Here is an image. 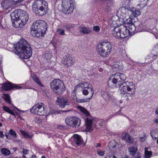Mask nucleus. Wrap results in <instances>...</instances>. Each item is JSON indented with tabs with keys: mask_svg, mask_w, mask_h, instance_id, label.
Instances as JSON below:
<instances>
[{
	"mask_svg": "<svg viewBox=\"0 0 158 158\" xmlns=\"http://www.w3.org/2000/svg\"><path fill=\"white\" fill-rule=\"evenodd\" d=\"M58 128L60 129H63L65 128V127L62 125H59L58 126Z\"/></svg>",
	"mask_w": 158,
	"mask_h": 158,
	"instance_id": "nucleus-49",
	"label": "nucleus"
},
{
	"mask_svg": "<svg viewBox=\"0 0 158 158\" xmlns=\"http://www.w3.org/2000/svg\"><path fill=\"white\" fill-rule=\"evenodd\" d=\"M102 96L106 101L108 100L112 96V93L109 91L105 92L102 91L101 93Z\"/></svg>",
	"mask_w": 158,
	"mask_h": 158,
	"instance_id": "nucleus-20",
	"label": "nucleus"
},
{
	"mask_svg": "<svg viewBox=\"0 0 158 158\" xmlns=\"http://www.w3.org/2000/svg\"><path fill=\"white\" fill-rule=\"evenodd\" d=\"M141 140L142 141H143L144 140V139L143 138H141Z\"/></svg>",
	"mask_w": 158,
	"mask_h": 158,
	"instance_id": "nucleus-55",
	"label": "nucleus"
},
{
	"mask_svg": "<svg viewBox=\"0 0 158 158\" xmlns=\"http://www.w3.org/2000/svg\"><path fill=\"white\" fill-rule=\"evenodd\" d=\"M83 88L84 89H87L89 91V93L91 95V97L89 98H87L85 99H80L76 98L77 102L80 103L85 102H88L90 100V99L92 97L94 93V91L93 90V88L92 86L88 83L84 82L83 83H80L78 85H76L74 89V90H76L78 88Z\"/></svg>",
	"mask_w": 158,
	"mask_h": 158,
	"instance_id": "nucleus-8",
	"label": "nucleus"
},
{
	"mask_svg": "<svg viewBox=\"0 0 158 158\" xmlns=\"http://www.w3.org/2000/svg\"><path fill=\"white\" fill-rule=\"evenodd\" d=\"M13 149L15 151H16L17 150V148H16L14 147V148H13Z\"/></svg>",
	"mask_w": 158,
	"mask_h": 158,
	"instance_id": "nucleus-53",
	"label": "nucleus"
},
{
	"mask_svg": "<svg viewBox=\"0 0 158 158\" xmlns=\"http://www.w3.org/2000/svg\"><path fill=\"white\" fill-rule=\"evenodd\" d=\"M4 135L3 134V132L0 131V138H3L4 137Z\"/></svg>",
	"mask_w": 158,
	"mask_h": 158,
	"instance_id": "nucleus-50",
	"label": "nucleus"
},
{
	"mask_svg": "<svg viewBox=\"0 0 158 158\" xmlns=\"http://www.w3.org/2000/svg\"><path fill=\"white\" fill-rule=\"evenodd\" d=\"M20 132L26 138L31 139V136L28 133L23 130H20Z\"/></svg>",
	"mask_w": 158,
	"mask_h": 158,
	"instance_id": "nucleus-36",
	"label": "nucleus"
},
{
	"mask_svg": "<svg viewBox=\"0 0 158 158\" xmlns=\"http://www.w3.org/2000/svg\"><path fill=\"white\" fill-rule=\"evenodd\" d=\"M137 150V147L135 146L129 147L128 148V150L130 154L132 156H134L135 155Z\"/></svg>",
	"mask_w": 158,
	"mask_h": 158,
	"instance_id": "nucleus-24",
	"label": "nucleus"
},
{
	"mask_svg": "<svg viewBox=\"0 0 158 158\" xmlns=\"http://www.w3.org/2000/svg\"><path fill=\"white\" fill-rule=\"evenodd\" d=\"M41 158H46L44 156H43Z\"/></svg>",
	"mask_w": 158,
	"mask_h": 158,
	"instance_id": "nucleus-59",
	"label": "nucleus"
},
{
	"mask_svg": "<svg viewBox=\"0 0 158 158\" xmlns=\"http://www.w3.org/2000/svg\"><path fill=\"white\" fill-rule=\"evenodd\" d=\"M1 152L3 155L5 156L10 155V151L6 148H2L1 150Z\"/></svg>",
	"mask_w": 158,
	"mask_h": 158,
	"instance_id": "nucleus-30",
	"label": "nucleus"
},
{
	"mask_svg": "<svg viewBox=\"0 0 158 158\" xmlns=\"http://www.w3.org/2000/svg\"><path fill=\"white\" fill-rule=\"evenodd\" d=\"M140 12L139 10L138 9H135L134 8V10H133L132 11L131 14H132L133 15L134 17H137L140 14Z\"/></svg>",
	"mask_w": 158,
	"mask_h": 158,
	"instance_id": "nucleus-33",
	"label": "nucleus"
},
{
	"mask_svg": "<svg viewBox=\"0 0 158 158\" xmlns=\"http://www.w3.org/2000/svg\"><path fill=\"white\" fill-rule=\"evenodd\" d=\"M118 82V80L115 77V75L114 74L109 78L108 81V85L109 87L114 88L119 86Z\"/></svg>",
	"mask_w": 158,
	"mask_h": 158,
	"instance_id": "nucleus-15",
	"label": "nucleus"
},
{
	"mask_svg": "<svg viewBox=\"0 0 158 158\" xmlns=\"http://www.w3.org/2000/svg\"><path fill=\"white\" fill-rule=\"evenodd\" d=\"M15 53L22 59H29L32 55L30 45L24 39H22L14 45Z\"/></svg>",
	"mask_w": 158,
	"mask_h": 158,
	"instance_id": "nucleus-2",
	"label": "nucleus"
},
{
	"mask_svg": "<svg viewBox=\"0 0 158 158\" xmlns=\"http://www.w3.org/2000/svg\"><path fill=\"white\" fill-rule=\"evenodd\" d=\"M23 0H12V2L14 5L21 2Z\"/></svg>",
	"mask_w": 158,
	"mask_h": 158,
	"instance_id": "nucleus-43",
	"label": "nucleus"
},
{
	"mask_svg": "<svg viewBox=\"0 0 158 158\" xmlns=\"http://www.w3.org/2000/svg\"><path fill=\"white\" fill-rule=\"evenodd\" d=\"M63 27L65 28L66 30L69 31L73 28V25L71 24L67 23L64 25Z\"/></svg>",
	"mask_w": 158,
	"mask_h": 158,
	"instance_id": "nucleus-34",
	"label": "nucleus"
},
{
	"mask_svg": "<svg viewBox=\"0 0 158 158\" xmlns=\"http://www.w3.org/2000/svg\"><path fill=\"white\" fill-rule=\"evenodd\" d=\"M93 28L94 30L96 32H98L100 30V28L98 26H94L93 27Z\"/></svg>",
	"mask_w": 158,
	"mask_h": 158,
	"instance_id": "nucleus-42",
	"label": "nucleus"
},
{
	"mask_svg": "<svg viewBox=\"0 0 158 158\" xmlns=\"http://www.w3.org/2000/svg\"><path fill=\"white\" fill-rule=\"evenodd\" d=\"M155 114L156 115L158 114V108L156 109L155 111Z\"/></svg>",
	"mask_w": 158,
	"mask_h": 158,
	"instance_id": "nucleus-52",
	"label": "nucleus"
},
{
	"mask_svg": "<svg viewBox=\"0 0 158 158\" xmlns=\"http://www.w3.org/2000/svg\"><path fill=\"white\" fill-rule=\"evenodd\" d=\"M121 9L122 10H127L128 11H130L131 12V13L132 10H134V8L133 7L132 5H130L129 4H128L126 5L125 7L122 8Z\"/></svg>",
	"mask_w": 158,
	"mask_h": 158,
	"instance_id": "nucleus-26",
	"label": "nucleus"
},
{
	"mask_svg": "<svg viewBox=\"0 0 158 158\" xmlns=\"http://www.w3.org/2000/svg\"><path fill=\"white\" fill-rule=\"evenodd\" d=\"M112 117H113V116L112 115V116H109V118H112Z\"/></svg>",
	"mask_w": 158,
	"mask_h": 158,
	"instance_id": "nucleus-61",
	"label": "nucleus"
},
{
	"mask_svg": "<svg viewBox=\"0 0 158 158\" xmlns=\"http://www.w3.org/2000/svg\"><path fill=\"white\" fill-rule=\"evenodd\" d=\"M124 26L126 28L125 31L127 34V37L129 35H131L134 34L136 30V27L134 24H131L129 26L124 25Z\"/></svg>",
	"mask_w": 158,
	"mask_h": 158,
	"instance_id": "nucleus-18",
	"label": "nucleus"
},
{
	"mask_svg": "<svg viewBox=\"0 0 158 158\" xmlns=\"http://www.w3.org/2000/svg\"><path fill=\"white\" fill-rule=\"evenodd\" d=\"M32 78L34 80V81L39 85L41 86H42L43 85L41 84V82L40 81L39 78H38L37 76L35 75H34L32 77Z\"/></svg>",
	"mask_w": 158,
	"mask_h": 158,
	"instance_id": "nucleus-35",
	"label": "nucleus"
},
{
	"mask_svg": "<svg viewBox=\"0 0 158 158\" xmlns=\"http://www.w3.org/2000/svg\"><path fill=\"white\" fill-rule=\"evenodd\" d=\"M134 22L133 19L129 18L127 19L126 23L128 25V26H129L131 24H134Z\"/></svg>",
	"mask_w": 158,
	"mask_h": 158,
	"instance_id": "nucleus-37",
	"label": "nucleus"
},
{
	"mask_svg": "<svg viewBox=\"0 0 158 158\" xmlns=\"http://www.w3.org/2000/svg\"><path fill=\"white\" fill-rule=\"evenodd\" d=\"M13 5L12 0H4L1 3L2 7L4 9H8Z\"/></svg>",
	"mask_w": 158,
	"mask_h": 158,
	"instance_id": "nucleus-19",
	"label": "nucleus"
},
{
	"mask_svg": "<svg viewBox=\"0 0 158 158\" xmlns=\"http://www.w3.org/2000/svg\"><path fill=\"white\" fill-rule=\"evenodd\" d=\"M124 96L125 99L127 101H128L131 99V97H129L128 95H125Z\"/></svg>",
	"mask_w": 158,
	"mask_h": 158,
	"instance_id": "nucleus-45",
	"label": "nucleus"
},
{
	"mask_svg": "<svg viewBox=\"0 0 158 158\" xmlns=\"http://www.w3.org/2000/svg\"><path fill=\"white\" fill-rule=\"evenodd\" d=\"M58 34L61 35H65L64 31L60 28H58L56 31Z\"/></svg>",
	"mask_w": 158,
	"mask_h": 158,
	"instance_id": "nucleus-38",
	"label": "nucleus"
},
{
	"mask_svg": "<svg viewBox=\"0 0 158 158\" xmlns=\"http://www.w3.org/2000/svg\"><path fill=\"white\" fill-rule=\"evenodd\" d=\"M22 152L23 154H27L28 153V150L27 149H23Z\"/></svg>",
	"mask_w": 158,
	"mask_h": 158,
	"instance_id": "nucleus-46",
	"label": "nucleus"
},
{
	"mask_svg": "<svg viewBox=\"0 0 158 158\" xmlns=\"http://www.w3.org/2000/svg\"><path fill=\"white\" fill-rule=\"evenodd\" d=\"M156 122H158V118L156 120Z\"/></svg>",
	"mask_w": 158,
	"mask_h": 158,
	"instance_id": "nucleus-60",
	"label": "nucleus"
},
{
	"mask_svg": "<svg viewBox=\"0 0 158 158\" xmlns=\"http://www.w3.org/2000/svg\"><path fill=\"white\" fill-rule=\"evenodd\" d=\"M109 23L111 25V27H113L114 28L112 30V34L113 35L117 38H124L127 37V34L125 30L126 28L124 26V25L120 26H114L115 22L112 20L109 21Z\"/></svg>",
	"mask_w": 158,
	"mask_h": 158,
	"instance_id": "nucleus-6",
	"label": "nucleus"
},
{
	"mask_svg": "<svg viewBox=\"0 0 158 158\" xmlns=\"http://www.w3.org/2000/svg\"><path fill=\"white\" fill-rule=\"evenodd\" d=\"M122 139L128 143H131L133 140L132 137L127 133H126L123 135Z\"/></svg>",
	"mask_w": 158,
	"mask_h": 158,
	"instance_id": "nucleus-22",
	"label": "nucleus"
},
{
	"mask_svg": "<svg viewBox=\"0 0 158 158\" xmlns=\"http://www.w3.org/2000/svg\"><path fill=\"white\" fill-rule=\"evenodd\" d=\"M112 49L111 44L107 40L101 42L98 45L97 51L101 57L106 58L111 53Z\"/></svg>",
	"mask_w": 158,
	"mask_h": 158,
	"instance_id": "nucleus-5",
	"label": "nucleus"
},
{
	"mask_svg": "<svg viewBox=\"0 0 158 158\" xmlns=\"http://www.w3.org/2000/svg\"><path fill=\"white\" fill-rule=\"evenodd\" d=\"M12 106H13L14 108V109H15L17 110L18 111H21V110H19L17 107H16L14 106L13 105H12Z\"/></svg>",
	"mask_w": 158,
	"mask_h": 158,
	"instance_id": "nucleus-51",
	"label": "nucleus"
},
{
	"mask_svg": "<svg viewBox=\"0 0 158 158\" xmlns=\"http://www.w3.org/2000/svg\"><path fill=\"white\" fill-rule=\"evenodd\" d=\"M92 121L91 119H86V127L89 131L92 130Z\"/></svg>",
	"mask_w": 158,
	"mask_h": 158,
	"instance_id": "nucleus-25",
	"label": "nucleus"
},
{
	"mask_svg": "<svg viewBox=\"0 0 158 158\" xmlns=\"http://www.w3.org/2000/svg\"><path fill=\"white\" fill-rule=\"evenodd\" d=\"M132 82L128 81L123 82L120 84L121 93L124 95H127L129 97H131L134 94V89L129 87V85L132 84Z\"/></svg>",
	"mask_w": 158,
	"mask_h": 158,
	"instance_id": "nucleus-9",
	"label": "nucleus"
},
{
	"mask_svg": "<svg viewBox=\"0 0 158 158\" xmlns=\"http://www.w3.org/2000/svg\"><path fill=\"white\" fill-rule=\"evenodd\" d=\"M135 157V158H141L140 154L139 152H137Z\"/></svg>",
	"mask_w": 158,
	"mask_h": 158,
	"instance_id": "nucleus-47",
	"label": "nucleus"
},
{
	"mask_svg": "<svg viewBox=\"0 0 158 158\" xmlns=\"http://www.w3.org/2000/svg\"><path fill=\"white\" fill-rule=\"evenodd\" d=\"M152 154V152L148 151V148H145V158H150Z\"/></svg>",
	"mask_w": 158,
	"mask_h": 158,
	"instance_id": "nucleus-32",
	"label": "nucleus"
},
{
	"mask_svg": "<svg viewBox=\"0 0 158 158\" xmlns=\"http://www.w3.org/2000/svg\"><path fill=\"white\" fill-rule=\"evenodd\" d=\"M122 158H129L127 156H125L124 157H123Z\"/></svg>",
	"mask_w": 158,
	"mask_h": 158,
	"instance_id": "nucleus-56",
	"label": "nucleus"
},
{
	"mask_svg": "<svg viewBox=\"0 0 158 158\" xmlns=\"http://www.w3.org/2000/svg\"><path fill=\"white\" fill-rule=\"evenodd\" d=\"M2 97L7 102L10 104H11V101L10 100V97L8 94H3Z\"/></svg>",
	"mask_w": 158,
	"mask_h": 158,
	"instance_id": "nucleus-27",
	"label": "nucleus"
},
{
	"mask_svg": "<svg viewBox=\"0 0 158 158\" xmlns=\"http://www.w3.org/2000/svg\"><path fill=\"white\" fill-rule=\"evenodd\" d=\"M157 143L158 144V139L157 140Z\"/></svg>",
	"mask_w": 158,
	"mask_h": 158,
	"instance_id": "nucleus-63",
	"label": "nucleus"
},
{
	"mask_svg": "<svg viewBox=\"0 0 158 158\" xmlns=\"http://www.w3.org/2000/svg\"><path fill=\"white\" fill-rule=\"evenodd\" d=\"M51 89L58 94H60L65 90V87L63 81L60 79H55L50 83Z\"/></svg>",
	"mask_w": 158,
	"mask_h": 158,
	"instance_id": "nucleus-7",
	"label": "nucleus"
},
{
	"mask_svg": "<svg viewBox=\"0 0 158 158\" xmlns=\"http://www.w3.org/2000/svg\"><path fill=\"white\" fill-rule=\"evenodd\" d=\"M75 62L74 59L70 56L67 55L64 57L63 63L67 67L71 66Z\"/></svg>",
	"mask_w": 158,
	"mask_h": 158,
	"instance_id": "nucleus-16",
	"label": "nucleus"
},
{
	"mask_svg": "<svg viewBox=\"0 0 158 158\" xmlns=\"http://www.w3.org/2000/svg\"><path fill=\"white\" fill-rule=\"evenodd\" d=\"M56 102L58 103V105L61 108H64L66 105H69L71 103L70 99L66 98H57Z\"/></svg>",
	"mask_w": 158,
	"mask_h": 158,
	"instance_id": "nucleus-13",
	"label": "nucleus"
},
{
	"mask_svg": "<svg viewBox=\"0 0 158 158\" xmlns=\"http://www.w3.org/2000/svg\"><path fill=\"white\" fill-rule=\"evenodd\" d=\"M32 9L36 15L39 16L44 15L48 11V4L44 0H35L33 2Z\"/></svg>",
	"mask_w": 158,
	"mask_h": 158,
	"instance_id": "nucleus-4",
	"label": "nucleus"
},
{
	"mask_svg": "<svg viewBox=\"0 0 158 158\" xmlns=\"http://www.w3.org/2000/svg\"><path fill=\"white\" fill-rule=\"evenodd\" d=\"M82 94L83 95H86L88 94L89 91L87 89H84L82 90Z\"/></svg>",
	"mask_w": 158,
	"mask_h": 158,
	"instance_id": "nucleus-40",
	"label": "nucleus"
},
{
	"mask_svg": "<svg viewBox=\"0 0 158 158\" xmlns=\"http://www.w3.org/2000/svg\"><path fill=\"white\" fill-rule=\"evenodd\" d=\"M51 54L50 53H46L44 56L45 58L46 59H49L51 57Z\"/></svg>",
	"mask_w": 158,
	"mask_h": 158,
	"instance_id": "nucleus-41",
	"label": "nucleus"
},
{
	"mask_svg": "<svg viewBox=\"0 0 158 158\" xmlns=\"http://www.w3.org/2000/svg\"><path fill=\"white\" fill-rule=\"evenodd\" d=\"M115 78H116L118 80V85L119 87H120V84H122L126 79V76L123 73H116L114 74Z\"/></svg>",
	"mask_w": 158,
	"mask_h": 158,
	"instance_id": "nucleus-17",
	"label": "nucleus"
},
{
	"mask_svg": "<svg viewBox=\"0 0 158 158\" xmlns=\"http://www.w3.org/2000/svg\"><path fill=\"white\" fill-rule=\"evenodd\" d=\"M9 133L14 138H16L17 137V134L16 132L12 129H10L9 131Z\"/></svg>",
	"mask_w": 158,
	"mask_h": 158,
	"instance_id": "nucleus-39",
	"label": "nucleus"
},
{
	"mask_svg": "<svg viewBox=\"0 0 158 158\" xmlns=\"http://www.w3.org/2000/svg\"><path fill=\"white\" fill-rule=\"evenodd\" d=\"M73 140L78 145L81 143L82 139L80 135L77 134H74L73 136Z\"/></svg>",
	"mask_w": 158,
	"mask_h": 158,
	"instance_id": "nucleus-23",
	"label": "nucleus"
},
{
	"mask_svg": "<svg viewBox=\"0 0 158 158\" xmlns=\"http://www.w3.org/2000/svg\"><path fill=\"white\" fill-rule=\"evenodd\" d=\"M115 146H113V148H115Z\"/></svg>",
	"mask_w": 158,
	"mask_h": 158,
	"instance_id": "nucleus-64",
	"label": "nucleus"
},
{
	"mask_svg": "<svg viewBox=\"0 0 158 158\" xmlns=\"http://www.w3.org/2000/svg\"><path fill=\"white\" fill-rule=\"evenodd\" d=\"M1 63V58H0V64Z\"/></svg>",
	"mask_w": 158,
	"mask_h": 158,
	"instance_id": "nucleus-62",
	"label": "nucleus"
},
{
	"mask_svg": "<svg viewBox=\"0 0 158 158\" xmlns=\"http://www.w3.org/2000/svg\"><path fill=\"white\" fill-rule=\"evenodd\" d=\"M150 134L153 139H156L158 138V131L155 130L151 131Z\"/></svg>",
	"mask_w": 158,
	"mask_h": 158,
	"instance_id": "nucleus-29",
	"label": "nucleus"
},
{
	"mask_svg": "<svg viewBox=\"0 0 158 158\" xmlns=\"http://www.w3.org/2000/svg\"><path fill=\"white\" fill-rule=\"evenodd\" d=\"M100 144H98L96 146V147H100Z\"/></svg>",
	"mask_w": 158,
	"mask_h": 158,
	"instance_id": "nucleus-54",
	"label": "nucleus"
},
{
	"mask_svg": "<svg viewBox=\"0 0 158 158\" xmlns=\"http://www.w3.org/2000/svg\"><path fill=\"white\" fill-rule=\"evenodd\" d=\"M2 123L1 122H0V127H2Z\"/></svg>",
	"mask_w": 158,
	"mask_h": 158,
	"instance_id": "nucleus-58",
	"label": "nucleus"
},
{
	"mask_svg": "<svg viewBox=\"0 0 158 158\" xmlns=\"http://www.w3.org/2000/svg\"><path fill=\"white\" fill-rule=\"evenodd\" d=\"M9 135H10V134H9V133H6L5 134V135L7 139H10V136Z\"/></svg>",
	"mask_w": 158,
	"mask_h": 158,
	"instance_id": "nucleus-48",
	"label": "nucleus"
},
{
	"mask_svg": "<svg viewBox=\"0 0 158 158\" xmlns=\"http://www.w3.org/2000/svg\"><path fill=\"white\" fill-rule=\"evenodd\" d=\"M97 153L100 156H103L105 154V152L99 150L98 151Z\"/></svg>",
	"mask_w": 158,
	"mask_h": 158,
	"instance_id": "nucleus-44",
	"label": "nucleus"
},
{
	"mask_svg": "<svg viewBox=\"0 0 158 158\" xmlns=\"http://www.w3.org/2000/svg\"><path fill=\"white\" fill-rule=\"evenodd\" d=\"M78 108L81 111L85 114L86 116H89V112L83 107L79 106L78 107Z\"/></svg>",
	"mask_w": 158,
	"mask_h": 158,
	"instance_id": "nucleus-31",
	"label": "nucleus"
},
{
	"mask_svg": "<svg viewBox=\"0 0 158 158\" xmlns=\"http://www.w3.org/2000/svg\"><path fill=\"white\" fill-rule=\"evenodd\" d=\"M10 16L13 26L15 28H22L28 19L27 12L21 9L16 10L10 14Z\"/></svg>",
	"mask_w": 158,
	"mask_h": 158,
	"instance_id": "nucleus-1",
	"label": "nucleus"
},
{
	"mask_svg": "<svg viewBox=\"0 0 158 158\" xmlns=\"http://www.w3.org/2000/svg\"><path fill=\"white\" fill-rule=\"evenodd\" d=\"M112 158H117V157H116L115 156H113V157H112Z\"/></svg>",
	"mask_w": 158,
	"mask_h": 158,
	"instance_id": "nucleus-57",
	"label": "nucleus"
},
{
	"mask_svg": "<svg viewBox=\"0 0 158 158\" xmlns=\"http://www.w3.org/2000/svg\"><path fill=\"white\" fill-rule=\"evenodd\" d=\"M3 110L6 112L10 114L13 116H15V113L12 110H10L9 108L6 106H3Z\"/></svg>",
	"mask_w": 158,
	"mask_h": 158,
	"instance_id": "nucleus-28",
	"label": "nucleus"
},
{
	"mask_svg": "<svg viewBox=\"0 0 158 158\" xmlns=\"http://www.w3.org/2000/svg\"><path fill=\"white\" fill-rule=\"evenodd\" d=\"M46 24L42 20H39L34 22L31 30V34L37 37L44 36L47 28Z\"/></svg>",
	"mask_w": 158,
	"mask_h": 158,
	"instance_id": "nucleus-3",
	"label": "nucleus"
},
{
	"mask_svg": "<svg viewBox=\"0 0 158 158\" xmlns=\"http://www.w3.org/2000/svg\"><path fill=\"white\" fill-rule=\"evenodd\" d=\"M62 10L66 14H70L74 10L73 0H62Z\"/></svg>",
	"mask_w": 158,
	"mask_h": 158,
	"instance_id": "nucleus-10",
	"label": "nucleus"
},
{
	"mask_svg": "<svg viewBox=\"0 0 158 158\" xmlns=\"http://www.w3.org/2000/svg\"><path fill=\"white\" fill-rule=\"evenodd\" d=\"M66 124L68 126L78 127L81 123V120L76 117H68L65 119Z\"/></svg>",
	"mask_w": 158,
	"mask_h": 158,
	"instance_id": "nucleus-11",
	"label": "nucleus"
},
{
	"mask_svg": "<svg viewBox=\"0 0 158 158\" xmlns=\"http://www.w3.org/2000/svg\"><path fill=\"white\" fill-rule=\"evenodd\" d=\"M15 88L16 89H22V87L13 84L10 82L5 83L2 85V89L5 91H8L11 89Z\"/></svg>",
	"mask_w": 158,
	"mask_h": 158,
	"instance_id": "nucleus-14",
	"label": "nucleus"
},
{
	"mask_svg": "<svg viewBox=\"0 0 158 158\" xmlns=\"http://www.w3.org/2000/svg\"><path fill=\"white\" fill-rule=\"evenodd\" d=\"M31 113L42 115L45 113L44 109L42 103L37 104L30 109Z\"/></svg>",
	"mask_w": 158,
	"mask_h": 158,
	"instance_id": "nucleus-12",
	"label": "nucleus"
},
{
	"mask_svg": "<svg viewBox=\"0 0 158 158\" xmlns=\"http://www.w3.org/2000/svg\"><path fill=\"white\" fill-rule=\"evenodd\" d=\"M78 29L81 33L84 34L90 33L91 32V29L89 27L80 26L78 27Z\"/></svg>",
	"mask_w": 158,
	"mask_h": 158,
	"instance_id": "nucleus-21",
	"label": "nucleus"
}]
</instances>
